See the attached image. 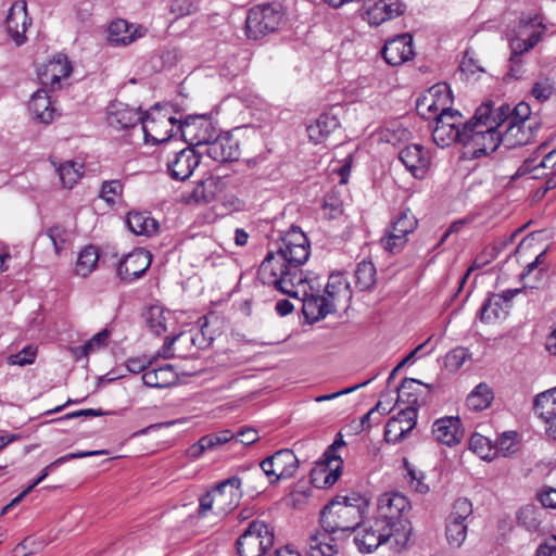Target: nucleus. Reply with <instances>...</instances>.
Instances as JSON below:
<instances>
[{
    "mask_svg": "<svg viewBox=\"0 0 556 556\" xmlns=\"http://www.w3.org/2000/svg\"><path fill=\"white\" fill-rule=\"evenodd\" d=\"M142 112L122 102H113L108 108V123L115 129H127L141 124Z\"/></svg>",
    "mask_w": 556,
    "mask_h": 556,
    "instance_id": "nucleus-27",
    "label": "nucleus"
},
{
    "mask_svg": "<svg viewBox=\"0 0 556 556\" xmlns=\"http://www.w3.org/2000/svg\"><path fill=\"white\" fill-rule=\"evenodd\" d=\"M432 434L435 441L452 446L463 438L460 419L458 417H443L434 421Z\"/></svg>",
    "mask_w": 556,
    "mask_h": 556,
    "instance_id": "nucleus-30",
    "label": "nucleus"
},
{
    "mask_svg": "<svg viewBox=\"0 0 556 556\" xmlns=\"http://www.w3.org/2000/svg\"><path fill=\"white\" fill-rule=\"evenodd\" d=\"M131 232L138 236H151L157 230V222L147 213L130 212L126 219Z\"/></svg>",
    "mask_w": 556,
    "mask_h": 556,
    "instance_id": "nucleus-34",
    "label": "nucleus"
},
{
    "mask_svg": "<svg viewBox=\"0 0 556 556\" xmlns=\"http://www.w3.org/2000/svg\"><path fill=\"white\" fill-rule=\"evenodd\" d=\"M354 532V543L361 553H372L381 545H389L394 553H401L404 549L399 548L395 531L377 517L362 520Z\"/></svg>",
    "mask_w": 556,
    "mask_h": 556,
    "instance_id": "nucleus-7",
    "label": "nucleus"
},
{
    "mask_svg": "<svg viewBox=\"0 0 556 556\" xmlns=\"http://www.w3.org/2000/svg\"><path fill=\"white\" fill-rule=\"evenodd\" d=\"M450 90L447 85H437L417 99L416 111L425 119H437L442 109H450Z\"/></svg>",
    "mask_w": 556,
    "mask_h": 556,
    "instance_id": "nucleus-17",
    "label": "nucleus"
},
{
    "mask_svg": "<svg viewBox=\"0 0 556 556\" xmlns=\"http://www.w3.org/2000/svg\"><path fill=\"white\" fill-rule=\"evenodd\" d=\"M507 308L503 305V298L498 294L491 295L480 308V320L492 323L505 318Z\"/></svg>",
    "mask_w": 556,
    "mask_h": 556,
    "instance_id": "nucleus-37",
    "label": "nucleus"
},
{
    "mask_svg": "<svg viewBox=\"0 0 556 556\" xmlns=\"http://www.w3.org/2000/svg\"><path fill=\"white\" fill-rule=\"evenodd\" d=\"M472 514V504L469 500L460 497L457 498L452 507L446 521L467 525V519Z\"/></svg>",
    "mask_w": 556,
    "mask_h": 556,
    "instance_id": "nucleus-45",
    "label": "nucleus"
},
{
    "mask_svg": "<svg viewBox=\"0 0 556 556\" xmlns=\"http://www.w3.org/2000/svg\"><path fill=\"white\" fill-rule=\"evenodd\" d=\"M37 355V348L34 345H27L16 354L8 356L7 363L11 366H26L35 362Z\"/></svg>",
    "mask_w": 556,
    "mask_h": 556,
    "instance_id": "nucleus-50",
    "label": "nucleus"
},
{
    "mask_svg": "<svg viewBox=\"0 0 556 556\" xmlns=\"http://www.w3.org/2000/svg\"><path fill=\"white\" fill-rule=\"evenodd\" d=\"M535 556H556V535L551 536L546 542L542 543Z\"/></svg>",
    "mask_w": 556,
    "mask_h": 556,
    "instance_id": "nucleus-61",
    "label": "nucleus"
},
{
    "mask_svg": "<svg viewBox=\"0 0 556 556\" xmlns=\"http://www.w3.org/2000/svg\"><path fill=\"white\" fill-rule=\"evenodd\" d=\"M540 40L539 35L533 34L527 39L515 38L510 41L511 55L509 61L516 62L520 55L532 49Z\"/></svg>",
    "mask_w": 556,
    "mask_h": 556,
    "instance_id": "nucleus-48",
    "label": "nucleus"
},
{
    "mask_svg": "<svg viewBox=\"0 0 556 556\" xmlns=\"http://www.w3.org/2000/svg\"><path fill=\"white\" fill-rule=\"evenodd\" d=\"M81 168L83 165L75 163L73 161H67L65 163L60 164L56 167V172L59 174V178L61 185L64 188L71 189L81 177Z\"/></svg>",
    "mask_w": 556,
    "mask_h": 556,
    "instance_id": "nucleus-43",
    "label": "nucleus"
},
{
    "mask_svg": "<svg viewBox=\"0 0 556 556\" xmlns=\"http://www.w3.org/2000/svg\"><path fill=\"white\" fill-rule=\"evenodd\" d=\"M434 121L432 138L438 147L444 148L455 141L462 143L464 124H462V115L457 111L442 109Z\"/></svg>",
    "mask_w": 556,
    "mask_h": 556,
    "instance_id": "nucleus-14",
    "label": "nucleus"
},
{
    "mask_svg": "<svg viewBox=\"0 0 556 556\" xmlns=\"http://www.w3.org/2000/svg\"><path fill=\"white\" fill-rule=\"evenodd\" d=\"M469 447L481 459L492 460L496 458V448H494L492 441L482 434L473 433L470 437Z\"/></svg>",
    "mask_w": 556,
    "mask_h": 556,
    "instance_id": "nucleus-42",
    "label": "nucleus"
},
{
    "mask_svg": "<svg viewBox=\"0 0 556 556\" xmlns=\"http://www.w3.org/2000/svg\"><path fill=\"white\" fill-rule=\"evenodd\" d=\"M518 523L528 531H535L540 527L539 510L532 505L521 507L517 515Z\"/></svg>",
    "mask_w": 556,
    "mask_h": 556,
    "instance_id": "nucleus-46",
    "label": "nucleus"
},
{
    "mask_svg": "<svg viewBox=\"0 0 556 556\" xmlns=\"http://www.w3.org/2000/svg\"><path fill=\"white\" fill-rule=\"evenodd\" d=\"M177 380V372L170 364H165L157 368L148 369L142 375L143 383L151 388H168L174 386Z\"/></svg>",
    "mask_w": 556,
    "mask_h": 556,
    "instance_id": "nucleus-31",
    "label": "nucleus"
},
{
    "mask_svg": "<svg viewBox=\"0 0 556 556\" xmlns=\"http://www.w3.org/2000/svg\"><path fill=\"white\" fill-rule=\"evenodd\" d=\"M405 5L400 0H378L367 4L365 9V20L374 26H379L383 22L395 18L404 13Z\"/></svg>",
    "mask_w": 556,
    "mask_h": 556,
    "instance_id": "nucleus-25",
    "label": "nucleus"
},
{
    "mask_svg": "<svg viewBox=\"0 0 556 556\" xmlns=\"http://www.w3.org/2000/svg\"><path fill=\"white\" fill-rule=\"evenodd\" d=\"M236 438H237L238 442L245 444V445H250V444L256 442L260 437L255 429L248 428V429H243V430L239 431L237 433Z\"/></svg>",
    "mask_w": 556,
    "mask_h": 556,
    "instance_id": "nucleus-63",
    "label": "nucleus"
},
{
    "mask_svg": "<svg viewBox=\"0 0 556 556\" xmlns=\"http://www.w3.org/2000/svg\"><path fill=\"white\" fill-rule=\"evenodd\" d=\"M345 445V442L336 439L334 442L326 450L323 455V460L318 464L317 468L312 471L313 481L317 482L318 477L324 476L323 486L333 485L342 472L343 460L337 454V450ZM321 488V485H318Z\"/></svg>",
    "mask_w": 556,
    "mask_h": 556,
    "instance_id": "nucleus-16",
    "label": "nucleus"
},
{
    "mask_svg": "<svg viewBox=\"0 0 556 556\" xmlns=\"http://www.w3.org/2000/svg\"><path fill=\"white\" fill-rule=\"evenodd\" d=\"M382 56L392 66L410 60L414 56L413 37L409 34H402L388 40L383 46Z\"/></svg>",
    "mask_w": 556,
    "mask_h": 556,
    "instance_id": "nucleus-23",
    "label": "nucleus"
},
{
    "mask_svg": "<svg viewBox=\"0 0 556 556\" xmlns=\"http://www.w3.org/2000/svg\"><path fill=\"white\" fill-rule=\"evenodd\" d=\"M490 103L481 104L475 116L463 125L462 143L478 159L496 151L501 144L498 121Z\"/></svg>",
    "mask_w": 556,
    "mask_h": 556,
    "instance_id": "nucleus-4",
    "label": "nucleus"
},
{
    "mask_svg": "<svg viewBox=\"0 0 556 556\" xmlns=\"http://www.w3.org/2000/svg\"><path fill=\"white\" fill-rule=\"evenodd\" d=\"M299 459L293 451L282 448L263 459L260 468L264 476L267 477L269 483L274 484L279 480L292 478L299 468Z\"/></svg>",
    "mask_w": 556,
    "mask_h": 556,
    "instance_id": "nucleus-12",
    "label": "nucleus"
},
{
    "mask_svg": "<svg viewBox=\"0 0 556 556\" xmlns=\"http://www.w3.org/2000/svg\"><path fill=\"white\" fill-rule=\"evenodd\" d=\"M469 357V352L463 346H458L450 351L444 358L445 367L451 371L458 370Z\"/></svg>",
    "mask_w": 556,
    "mask_h": 556,
    "instance_id": "nucleus-49",
    "label": "nucleus"
},
{
    "mask_svg": "<svg viewBox=\"0 0 556 556\" xmlns=\"http://www.w3.org/2000/svg\"><path fill=\"white\" fill-rule=\"evenodd\" d=\"M274 544V532L261 520L252 521L237 541L240 556H262Z\"/></svg>",
    "mask_w": 556,
    "mask_h": 556,
    "instance_id": "nucleus-11",
    "label": "nucleus"
},
{
    "mask_svg": "<svg viewBox=\"0 0 556 556\" xmlns=\"http://www.w3.org/2000/svg\"><path fill=\"white\" fill-rule=\"evenodd\" d=\"M410 508L406 496L399 492H386L378 497L376 517L395 531L399 548H406L412 534V526L404 517Z\"/></svg>",
    "mask_w": 556,
    "mask_h": 556,
    "instance_id": "nucleus-6",
    "label": "nucleus"
},
{
    "mask_svg": "<svg viewBox=\"0 0 556 556\" xmlns=\"http://www.w3.org/2000/svg\"><path fill=\"white\" fill-rule=\"evenodd\" d=\"M205 152L214 161L233 162L240 157L239 141L231 136L216 134Z\"/></svg>",
    "mask_w": 556,
    "mask_h": 556,
    "instance_id": "nucleus-28",
    "label": "nucleus"
},
{
    "mask_svg": "<svg viewBox=\"0 0 556 556\" xmlns=\"http://www.w3.org/2000/svg\"><path fill=\"white\" fill-rule=\"evenodd\" d=\"M202 320H203V323L201 324V329L194 336H192L190 339L192 344L199 349H204V348L208 346L212 342V338L211 337L207 338L204 332V327H206V325H207L206 318L200 319V321H202Z\"/></svg>",
    "mask_w": 556,
    "mask_h": 556,
    "instance_id": "nucleus-58",
    "label": "nucleus"
},
{
    "mask_svg": "<svg viewBox=\"0 0 556 556\" xmlns=\"http://www.w3.org/2000/svg\"><path fill=\"white\" fill-rule=\"evenodd\" d=\"M539 501L544 507L556 508V489L544 488L538 494Z\"/></svg>",
    "mask_w": 556,
    "mask_h": 556,
    "instance_id": "nucleus-59",
    "label": "nucleus"
},
{
    "mask_svg": "<svg viewBox=\"0 0 556 556\" xmlns=\"http://www.w3.org/2000/svg\"><path fill=\"white\" fill-rule=\"evenodd\" d=\"M200 160V155L192 148H185L168 160L167 172L173 179L184 181L192 175Z\"/></svg>",
    "mask_w": 556,
    "mask_h": 556,
    "instance_id": "nucleus-22",
    "label": "nucleus"
},
{
    "mask_svg": "<svg viewBox=\"0 0 556 556\" xmlns=\"http://www.w3.org/2000/svg\"><path fill=\"white\" fill-rule=\"evenodd\" d=\"M147 34L142 25L129 24L125 20L113 21L109 26V40L113 45L127 46Z\"/></svg>",
    "mask_w": 556,
    "mask_h": 556,
    "instance_id": "nucleus-29",
    "label": "nucleus"
},
{
    "mask_svg": "<svg viewBox=\"0 0 556 556\" xmlns=\"http://www.w3.org/2000/svg\"><path fill=\"white\" fill-rule=\"evenodd\" d=\"M376 267L370 261H362L355 269V285L361 291H367L376 283Z\"/></svg>",
    "mask_w": 556,
    "mask_h": 556,
    "instance_id": "nucleus-39",
    "label": "nucleus"
},
{
    "mask_svg": "<svg viewBox=\"0 0 556 556\" xmlns=\"http://www.w3.org/2000/svg\"><path fill=\"white\" fill-rule=\"evenodd\" d=\"M177 130L181 138L192 147L206 146L214 140L216 132L213 123L204 115L188 116L184 122L179 121Z\"/></svg>",
    "mask_w": 556,
    "mask_h": 556,
    "instance_id": "nucleus-15",
    "label": "nucleus"
},
{
    "mask_svg": "<svg viewBox=\"0 0 556 556\" xmlns=\"http://www.w3.org/2000/svg\"><path fill=\"white\" fill-rule=\"evenodd\" d=\"M98 260L99 254L94 247L85 248L78 255L75 273L80 277H87L96 268Z\"/></svg>",
    "mask_w": 556,
    "mask_h": 556,
    "instance_id": "nucleus-40",
    "label": "nucleus"
},
{
    "mask_svg": "<svg viewBox=\"0 0 556 556\" xmlns=\"http://www.w3.org/2000/svg\"><path fill=\"white\" fill-rule=\"evenodd\" d=\"M339 126L340 122L336 115L324 113L319 115L314 124L307 126L306 130L313 142L320 143Z\"/></svg>",
    "mask_w": 556,
    "mask_h": 556,
    "instance_id": "nucleus-33",
    "label": "nucleus"
},
{
    "mask_svg": "<svg viewBox=\"0 0 556 556\" xmlns=\"http://www.w3.org/2000/svg\"><path fill=\"white\" fill-rule=\"evenodd\" d=\"M206 450H216L218 446L226 444L235 438L230 430H223L217 433H211L201 437Z\"/></svg>",
    "mask_w": 556,
    "mask_h": 556,
    "instance_id": "nucleus-53",
    "label": "nucleus"
},
{
    "mask_svg": "<svg viewBox=\"0 0 556 556\" xmlns=\"http://www.w3.org/2000/svg\"><path fill=\"white\" fill-rule=\"evenodd\" d=\"M28 25H30V20L27 16L26 2L21 1L14 3L10 8L5 18V27L8 34L17 46H21L26 41L25 33Z\"/></svg>",
    "mask_w": 556,
    "mask_h": 556,
    "instance_id": "nucleus-24",
    "label": "nucleus"
},
{
    "mask_svg": "<svg viewBox=\"0 0 556 556\" xmlns=\"http://www.w3.org/2000/svg\"><path fill=\"white\" fill-rule=\"evenodd\" d=\"M279 3H262L252 7L245 20V31L250 39L257 40L274 33L282 21Z\"/></svg>",
    "mask_w": 556,
    "mask_h": 556,
    "instance_id": "nucleus-10",
    "label": "nucleus"
},
{
    "mask_svg": "<svg viewBox=\"0 0 556 556\" xmlns=\"http://www.w3.org/2000/svg\"><path fill=\"white\" fill-rule=\"evenodd\" d=\"M103 454H108L106 451L101 450V451H87V452L70 453V454H66V455L61 456V457L56 458L55 460H53L52 466L60 467L61 465L72 460V459L84 458V457L93 456V455H103Z\"/></svg>",
    "mask_w": 556,
    "mask_h": 556,
    "instance_id": "nucleus-57",
    "label": "nucleus"
},
{
    "mask_svg": "<svg viewBox=\"0 0 556 556\" xmlns=\"http://www.w3.org/2000/svg\"><path fill=\"white\" fill-rule=\"evenodd\" d=\"M417 226L418 219L410 210L402 211L387 229L386 236L381 238V245L392 254L400 253L407 243L408 235L413 233Z\"/></svg>",
    "mask_w": 556,
    "mask_h": 556,
    "instance_id": "nucleus-13",
    "label": "nucleus"
},
{
    "mask_svg": "<svg viewBox=\"0 0 556 556\" xmlns=\"http://www.w3.org/2000/svg\"><path fill=\"white\" fill-rule=\"evenodd\" d=\"M123 192V185L119 180H110L102 184L100 198L103 199L108 204L114 205L116 198Z\"/></svg>",
    "mask_w": 556,
    "mask_h": 556,
    "instance_id": "nucleus-51",
    "label": "nucleus"
},
{
    "mask_svg": "<svg viewBox=\"0 0 556 556\" xmlns=\"http://www.w3.org/2000/svg\"><path fill=\"white\" fill-rule=\"evenodd\" d=\"M252 476H260L257 470L245 473L242 477L232 476L219 482L212 491L200 497L199 516H206L212 511L215 516H226L232 511L242 497V481H248Z\"/></svg>",
    "mask_w": 556,
    "mask_h": 556,
    "instance_id": "nucleus-5",
    "label": "nucleus"
},
{
    "mask_svg": "<svg viewBox=\"0 0 556 556\" xmlns=\"http://www.w3.org/2000/svg\"><path fill=\"white\" fill-rule=\"evenodd\" d=\"M533 409L539 418L556 415V388L538 394L534 399Z\"/></svg>",
    "mask_w": 556,
    "mask_h": 556,
    "instance_id": "nucleus-38",
    "label": "nucleus"
},
{
    "mask_svg": "<svg viewBox=\"0 0 556 556\" xmlns=\"http://www.w3.org/2000/svg\"><path fill=\"white\" fill-rule=\"evenodd\" d=\"M71 240L72 232L62 225H54L38 237V241H49L52 244L55 255L66 249Z\"/></svg>",
    "mask_w": 556,
    "mask_h": 556,
    "instance_id": "nucleus-35",
    "label": "nucleus"
},
{
    "mask_svg": "<svg viewBox=\"0 0 556 556\" xmlns=\"http://www.w3.org/2000/svg\"><path fill=\"white\" fill-rule=\"evenodd\" d=\"M149 361L146 357H132L127 359L126 368L134 374L143 371L149 365Z\"/></svg>",
    "mask_w": 556,
    "mask_h": 556,
    "instance_id": "nucleus-62",
    "label": "nucleus"
},
{
    "mask_svg": "<svg viewBox=\"0 0 556 556\" xmlns=\"http://www.w3.org/2000/svg\"><path fill=\"white\" fill-rule=\"evenodd\" d=\"M151 264V255L143 249H136L127 254L117 266L118 277L126 282L140 278Z\"/></svg>",
    "mask_w": 556,
    "mask_h": 556,
    "instance_id": "nucleus-19",
    "label": "nucleus"
},
{
    "mask_svg": "<svg viewBox=\"0 0 556 556\" xmlns=\"http://www.w3.org/2000/svg\"><path fill=\"white\" fill-rule=\"evenodd\" d=\"M493 399L492 389L486 383L481 382L468 394L466 405L469 409L479 412L488 408Z\"/></svg>",
    "mask_w": 556,
    "mask_h": 556,
    "instance_id": "nucleus-36",
    "label": "nucleus"
},
{
    "mask_svg": "<svg viewBox=\"0 0 556 556\" xmlns=\"http://www.w3.org/2000/svg\"><path fill=\"white\" fill-rule=\"evenodd\" d=\"M545 252L540 253L535 260L527 265L522 273V278L527 279L530 275L536 270V276H542L546 271V267L544 265Z\"/></svg>",
    "mask_w": 556,
    "mask_h": 556,
    "instance_id": "nucleus-56",
    "label": "nucleus"
},
{
    "mask_svg": "<svg viewBox=\"0 0 556 556\" xmlns=\"http://www.w3.org/2000/svg\"><path fill=\"white\" fill-rule=\"evenodd\" d=\"M399 159L416 178H424L430 165V156L420 144H409L400 151Z\"/></svg>",
    "mask_w": 556,
    "mask_h": 556,
    "instance_id": "nucleus-26",
    "label": "nucleus"
},
{
    "mask_svg": "<svg viewBox=\"0 0 556 556\" xmlns=\"http://www.w3.org/2000/svg\"><path fill=\"white\" fill-rule=\"evenodd\" d=\"M214 198L213 182L212 181H200L193 188V190L185 197L187 203H208Z\"/></svg>",
    "mask_w": 556,
    "mask_h": 556,
    "instance_id": "nucleus-44",
    "label": "nucleus"
},
{
    "mask_svg": "<svg viewBox=\"0 0 556 556\" xmlns=\"http://www.w3.org/2000/svg\"><path fill=\"white\" fill-rule=\"evenodd\" d=\"M554 85L549 78H542L534 83L531 94L540 102H544L552 96Z\"/></svg>",
    "mask_w": 556,
    "mask_h": 556,
    "instance_id": "nucleus-54",
    "label": "nucleus"
},
{
    "mask_svg": "<svg viewBox=\"0 0 556 556\" xmlns=\"http://www.w3.org/2000/svg\"><path fill=\"white\" fill-rule=\"evenodd\" d=\"M467 525L446 521L445 535L447 543L455 548L463 545L467 538Z\"/></svg>",
    "mask_w": 556,
    "mask_h": 556,
    "instance_id": "nucleus-47",
    "label": "nucleus"
},
{
    "mask_svg": "<svg viewBox=\"0 0 556 556\" xmlns=\"http://www.w3.org/2000/svg\"><path fill=\"white\" fill-rule=\"evenodd\" d=\"M309 256V243L299 228L292 227L282 238L277 251H270L258 267V279L282 294L303 302L302 311L311 323L324 319L336 311L341 300L351 299L350 286L342 274L329 276L325 294H318L300 268Z\"/></svg>",
    "mask_w": 556,
    "mask_h": 556,
    "instance_id": "nucleus-1",
    "label": "nucleus"
},
{
    "mask_svg": "<svg viewBox=\"0 0 556 556\" xmlns=\"http://www.w3.org/2000/svg\"><path fill=\"white\" fill-rule=\"evenodd\" d=\"M531 108L526 102H519L514 108L502 104L494 110V121L501 128V143L507 149L528 144L540 129L541 124L531 121Z\"/></svg>",
    "mask_w": 556,
    "mask_h": 556,
    "instance_id": "nucleus-3",
    "label": "nucleus"
},
{
    "mask_svg": "<svg viewBox=\"0 0 556 556\" xmlns=\"http://www.w3.org/2000/svg\"><path fill=\"white\" fill-rule=\"evenodd\" d=\"M545 146V143L540 144L536 151L522 162L516 173L517 176L529 175L532 179L543 180V185L536 190L539 197H543L547 191L556 188V149L539 160V153Z\"/></svg>",
    "mask_w": 556,
    "mask_h": 556,
    "instance_id": "nucleus-8",
    "label": "nucleus"
},
{
    "mask_svg": "<svg viewBox=\"0 0 556 556\" xmlns=\"http://www.w3.org/2000/svg\"><path fill=\"white\" fill-rule=\"evenodd\" d=\"M72 73V65L67 56L56 54L48 63H46L38 75L43 86L56 90L61 87V79L67 78Z\"/></svg>",
    "mask_w": 556,
    "mask_h": 556,
    "instance_id": "nucleus-21",
    "label": "nucleus"
},
{
    "mask_svg": "<svg viewBox=\"0 0 556 556\" xmlns=\"http://www.w3.org/2000/svg\"><path fill=\"white\" fill-rule=\"evenodd\" d=\"M109 331L106 329L96 333L88 342L80 346L83 354L88 356L90 352L104 346L109 339Z\"/></svg>",
    "mask_w": 556,
    "mask_h": 556,
    "instance_id": "nucleus-55",
    "label": "nucleus"
},
{
    "mask_svg": "<svg viewBox=\"0 0 556 556\" xmlns=\"http://www.w3.org/2000/svg\"><path fill=\"white\" fill-rule=\"evenodd\" d=\"M417 413L415 407H406L396 416L390 418L384 430V439L389 443L396 444L407 437L416 426Z\"/></svg>",
    "mask_w": 556,
    "mask_h": 556,
    "instance_id": "nucleus-20",
    "label": "nucleus"
},
{
    "mask_svg": "<svg viewBox=\"0 0 556 556\" xmlns=\"http://www.w3.org/2000/svg\"><path fill=\"white\" fill-rule=\"evenodd\" d=\"M361 497L338 496L328 503L320 513L321 531L308 539V556H334L338 553L333 544L334 534L354 532L363 520Z\"/></svg>",
    "mask_w": 556,
    "mask_h": 556,
    "instance_id": "nucleus-2",
    "label": "nucleus"
},
{
    "mask_svg": "<svg viewBox=\"0 0 556 556\" xmlns=\"http://www.w3.org/2000/svg\"><path fill=\"white\" fill-rule=\"evenodd\" d=\"M169 312H165L160 306H151L146 314V321L150 330L156 336H161L167 331V319Z\"/></svg>",
    "mask_w": 556,
    "mask_h": 556,
    "instance_id": "nucleus-41",
    "label": "nucleus"
},
{
    "mask_svg": "<svg viewBox=\"0 0 556 556\" xmlns=\"http://www.w3.org/2000/svg\"><path fill=\"white\" fill-rule=\"evenodd\" d=\"M396 391L397 402L406 403L407 407H415V413H417L418 407L430 401L432 386L417 379L405 378Z\"/></svg>",
    "mask_w": 556,
    "mask_h": 556,
    "instance_id": "nucleus-18",
    "label": "nucleus"
},
{
    "mask_svg": "<svg viewBox=\"0 0 556 556\" xmlns=\"http://www.w3.org/2000/svg\"><path fill=\"white\" fill-rule=\"evenodd\" d=\"M408 476L410 477V484L416 492L426 494L429 491V486L424 483V476L418 473L416 470L408 469Z\"/></svg>",
    "mask_w": 556,
    "mask_h": 556,
    "instance_id": "nucleus-60",
    "label": "nucleus"
},
{
    "mask_svg": "<svg viewBox=\"0 0 556 556\" xmlns=\"http://www.w3.org/2000/svg\"><path fill=\"white\" fill-rule=\"evenodd\" d=\"M179 121L170 115L168 105L155 104L143 114L141 129L147 143L165 142L174 136Z\"/></svg>",
    "mask_w": 556,
    "mask_h": 556,
    "instance_id": "nucleus-9",
    "label": "nucleus"
},
{
    "mask_svg": "<svg viewBox=\"0 0 556 556\" xmlns=\"http://www.w3.org/2000/svg\"><path fill=\"white\" fill-rule=\"evenodd\" d=\"M28 109L35 118L45 124L51 123L56 112L47 91L41 89L33 94Z\"/></svg>",
    "mask_w": 556,
    "mask_h": 556,
    "instance_id": "nucleus-32",
    "label": "nucleus"
},
{
    "mask_svg": "<svg viewBox=\"0 0 556 556\" xmlns=\"http://www.w3.org/2000/svg\"><path fill=\"white\" fill-rule=\"evenodd\" d=\"M460 70L464 73L475 74L477 72H483L484 70L479 66L472 56L469 55V52L467 51L464 55V59L460 63Z\"/></svg>",
    "mask_w": 556,
    "mask_h": 556,
    "instance_id": "nucleus-64",
    "label": "nucleus"
},
{
    "mask_svg": "<svg viewBox=\"0 0 556 556\" xmlns=\"http://www.w3.org/2000/svg\"><path fill=\"white\" fill-rule=\"evenodd\" d=\"M515 432H504L498 440L493 443L494 448H496V457L497 456H508L516 451L515 443Z\"/></svg>",
    "mask_w": 556,
    "mask_h": 556,
    "instance_id": "nucleus-52",
    "label": "nucleus"
}]
</instances>
